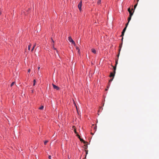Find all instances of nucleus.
<instances>
[{"mask_svg": "<svg viewBox=\"0 0 159 159\" xmlns=\"http://www.w3.org/2000/svg\"><path fill=\"white\" fill-rule=\"evenodd\" d=\"M128 11L129 13V16L128 18V22H129L130 20H131L132 16L133 15V13H132L131 11L130 10V8H128Z\"/></svg>", "mask_w": 159, "mask_h": 159, "instance_id": "obj_1", "label": "nucleus"}, {"mask_svg": "<svg viewBox=\"0 0 159 159\" xmlns=\"http://www.w3.org/2000/svg\"><path fill=\"white\" fill-rule=\"evenodd\" d=\"M68 40L69 42H71L72 44H73L75 46V44L74 41L73 40L70 36H69L68 37Z\"/></svg>", "mask_w": 159, "mask_h": 159, "instance_id": "obj_2", "label": "nucleus"}, {"mask_svg": "<svg viewBox=\"0 0 159 159\" xmlns=\"http://www.w3.org/2000/svg\"><path fill=\"white\" fill-rule=\"evenodd\" d=\"M82 6V1H80V2L79 3L78 7L80 11H81L82 10L81 7Z\"/></svg>", "mask_w": 159, "mask_h": 159, "instance_id": "obj_3", "label": "nucleus"}, {"mask_svg": "<svg viewBox=\"0 0 159 159\" xmlns=\"http://www.w3.org/2000/svg\"><path fill=\"white\" fill-rule=\"evenodd\" d=\"M123 37H122V39H121L122 43H121V44H120V46H119L120 49H119V53L118 54L117 56L118 57L119 56L120 52V50H121V48H122V43H123Z\"/></svg>", "mask_w": 159, "mask_h": 159, "instance_id": "obj_4", "label": "nucleus"}, {"mask_svg": "<svg viewBox=\"0 0 159 159\" xmlns=\"http://www.w3.org/2000/svg\"><path fill=\"white\" fill-rule=\"evenodd\" d=\"M52 85L53 86V88L54 89H56L57 90H59L60 89L59 87L56 85H55L54 84H52Z\"/></svg>", "mask_w": 159, "mask_h": 159, "instance_id": "obj_5", "label": "nucleus"}, {"mask_svg": "<svg viewBox=\"0 0 159 159\" xmlns=\"http://www.w3.org/2000/svg\"><path fill=\"white\" fill-rule=\"evenodd\" d=\"M114 72V73H113L112 72H111L110 73V77H113V78H114V76H115Z\"/></svg>", "mask_w": 159, "mask_h": 159, "instance_id": "obj_6", "label": "nucleus"}, {"mask_svg": "<svg viewBox=\"0 0 159 159\" xmlns=\"http://www.w3.org/2000/svg\"><path fill=\"white\" fill-rule=\"evenodd\" d=\"M91 51L92 52L94 53V54L96 53V51L95 50L94 48H92L91 49Z\"/></svg>", "mask_w": 159, "mask_h": 159, "instance_id": "obj_7", "label": "nucleus"}, {"mask_svg": "<svg viewBox=\"0 0 159 159\" xmlns=\"http://www.w3.org/2000/svg\"><path fill=\"white\" fill-rule=\"evenodd\" d=\"M97 4L98 5H100L101 4V0H98L97 2Z\"/></svg>", "mask_w": 159, "mask_h": 159, "instance_id": "obj_8", "label": "nucleus"}, {"mask_svg": "<svg viewBox=\"0 0 159 159\" xmlns=\"http://www.w3.org/2000/svg\"><path fill=\"white\" fill-rule=\"evenodd\" d=\"M73 128H74V132L76 134H77V133H78L76 131V129H75V127L74 126H73Z\"/></svg>", "mask_w": 159, "mask_h": 159, "instance_id": "obj_9", "label": "nucleus"}, {"mask_svg": "<svg viewBox=\"0 0 159 159\" xmlns=\"http://www.w3.org/2000/svg\"><path fill=\"white\" fill-rule=\"evenodd\" d=\"M116 66H115V67H113L114 72V74H115V73H116Z\"/></svg>", "mask_w": 159, "mask_h": 159, "instance_id": "obj_10", "label": "nucleus"}, {"mask_svg": "<svg viewBox=\"0 0 159 159\" xmlns=\"http://www.w3.org/2000/svg\"><path fill=\"white\" fill-rule=\"evenodd\" d=\"M80 139L81 141L83 142L84 143H86V142L85 141H84L83 139H82L80 138Z\"/></svg>", "mask_w": 159, "mask_h": 159, "instance_id": "obj_11", "label": "nucleus"}, {"mask_svg": "<svg viewBox=\"0 0 159 159\" xmlns=\"http://www.w3.org/2000/svg\"><path fill=\"white\" fill-rule=\"evenodd\" d=\"M126 27H125L123 30L122 31V32H123V33H125L126 30Z\"/></svg>", "mask_w": 159, "mask_h": 159, "instance_id": "obj_12", "label": "nucleus"}, {"mask_svg": "<svg viewBox=\"0 0 159 159\" xmlns=\"http://www.w3.org/2000/svg\"><path fill=\"white\" fill-rule=\"evenodd\" d=\"M36 46V43H35V44H34V46L33 47V48H32V49H31V51L32 52L33 50H34V48Z\"/></svg>", "mask_w": 159, "mask_h": 159, "instance_id": "obj_13", "label": "nucleus"}, {"mask_svg": "<svg viewBox=\"0 0 159 159\" xmlns=\"http://www.w3.org/2000/svg\"><path fill=\"white\" fill-rule=\"evenodd\" d=\"M31 46V44H30V45L28 46V49L29 50H30V47Z\"/></svg>", "mask_w": 159, "mask_h": 159, "instance_id": "obj_14", "label": "nucleus"}, {"mask_svg": "<svg viewBox=\"0 0 159 159\" xmlns=\"http://www.w3.org/2000/svg\"><path fill=\"white\" fill-rule=\"evenodd\" d=\"M54 44H52V46H53V48L54 49V50H56V51H57V50L56 49V48H55L54 47Z\"/></svg>", "mask_w": 159, "mask_h": 159, "instance_id": "obj_15", "label": "nucleus"}, {"mask_svg": "<svg viewBox=\"0 0 159 159\" xmlns=\"http://www.w3.org/2000/svg\"><path fill=\"white\" fill-rule=\"evenodd\" d=\"M43 108V106H41L39 108V109L40 110H42Z\"/></svg>", "mask_w": 159, "mask_h": 159, "instance_id": "obj_16", "label": "nucleus"}, {"mask_svg": "<svg viewBox=\"0 0 159 159\" xmlns=\"http://www.w3.org/2000/svg\"><path fill=\"white\" fill-rule=\"evenodd\" d=\"M36 82V81L35 80H34V83H33V86L35 85Z\"/></svg>", "mask_w": 159, "mask_h": 159, "instance_id": "obj_17", "label": "nucleus"}, {"mask_svg": "<svg viewBox=\"0 0 159 159\" xmlns=\"http://www.w3.org/2000/svg\"><path fill=\"white\" fill-rule=\"evenodd\" d=\"M76 136H77V137L79 139H80V135H79L77 133V134H76Z\"/></svg>", "mask_w": 159, "mask_h": 159, "instance_id": "obj_18", "label": "nucleus"}, {"mask_svg": "<svg viewBox=\"0 0 159 159\" xmlns=\"http://www.w3.org/2000/svg\"><path fill=\"white\" fill-rule=\"evenodd\" d=\"M48 142V141L46 140L44 142V145H46L47 144V143Z\"/></svg>", "mask_w": 159, "mask_h": 159, "instance_id": "obj_19", "label": "nucleus"}, {"mask_svg": "<svg viewBox=\"0 0 159 159\" xmlns=\"http://www.w3.org/2000/svg\"><path fill=\"white\" fill-rule=\"evenodd\" d=\"M15 83V82H13L11 85V86L12 87Z\"/></svg>", "mask_w": 159, "mask_h": 159, "instance_id": "obj_20", "label": "nucleus"}, {"mask_svg": "<svg viewBox=\"0 0 159 159\" xmlns=\"http://www.w3.org/2000/svg\"><path fill=\"white\" fill-rule=\"evenodd\" d=\"M124 33H125L122 32V34H121V37H123V36L124 35Z\"/></svg>", "mask_w": 159, "mask_h": 159, "instance_id": "obj_21", "label": "nucleus"}, {"mask_svg": "<svg viewBox=\"0 0 159 159\" xmlns=\"http://www.w3.org/2000/svg\"><path fill=\"white\" fill-rule=\"evenodd\" d=\"M76 49L78 50V52H79V51H80V49H79V48L77 47H76Z\"/></svg>", "mask_w": 159, "mask_h": 159, "instance_id": "obj_22", "label": "nucleus"}, {"mask_svg": "<svg viewBox=\"0 0 159 159\" xmlns=\"http://www.w3.org/2000/svg\"><path fill=\"white\" fill-rule=\"evenodd\" d=\"M117 63H118V60H117V61H116L115 66H116Z\"/></svg>", "mask_w": 159, "mask_h": 159, "instance_id": "obj_23", "label": "nucleus"}, {"mask_svg": "<svg viewBox=\"0 0 159 159\" xmlns=\"http://www.w3.org/2000/svg\"><path fill=\"white\" fill-rule=\"evenodd\" d=\"M137 4H135V5H134V9H135V8H136V6H137Z\"/></svg>", "mask_w": 159, "mask_h": 159, "instance_id": "obj_24", "label": "nucleus"}, {"mask_svg": "<svg viewBox=\"0 0 159 159\" xmlns=\"http://www.w3.org/2000/svg\"><path fill=\"white\" fill-rule=\"evenodd\" d=\"M129 23L128 22L126 23V26L125 27H126V28H127V25H128V24H129Z\"/></svg>", "mask_w": 159, "mask_h": 159, "instance_id": "obj_25", "label": "nucleus"}, {"mask_svg": "<svg viewBox=\"0 0 159 159\" xmlns=\"http://www.w3.org/2000/svg\"><path fill=\"white\" fill-rule=\"evenodd\" d=\"M51 156L49 155V157H48V158H49V159H51Z\"/></svg>", "mask_w": 159, "mask_h": 159, "instance_id": "obj_26", "label": "nucleus"}, {"mask_svg": "<svg viewBox=\"0 0 159 159\" xmlns=\"http://www.w3.org/2000/svg\"><path fill=\"white\" fill-rule=\"evenodd\" d=\"M51 40H52V42L53 43H54V41L53 40V39H52V38H51Z\"/></svg>", "mask_w": 159, "mask_h": 159, "instance_id": "obj_27", "label": "nucleus"}, {"mask_svg": "<svg viewBox=\"0 0 159 159\" xmlns=\"http://www.w3.org/2000/svg\"><path fill=\"white\" fill-rule=\"evenodd\" d=\"M113 78L112 79H111L110 80H109V82H111L112 81V80H113Z\"/></svg>", "mask_w": 159, "mask_h": 159, "instance_id": "obj_28", "label": "nucleus"}, {"mask_svg": "<svg viewBox=\"0 0 159 159\" xmlns=\"http://www.w3.org/2000/svg\"><path fill=\"white\" fill-rule=\"evenodd\" d=\"M30 69H29L28 70V72H30Z\"/></svg>", "mask_w": 159, "mask_h": 159, "instance_id": "obj_29", "label": "nucleus"}, {"mask_svg": "<svg viewBox=\"0 0 159 159\" xmlns=\"http://www.w3.org/2000/svg\"><path fill=\"white\" fill-rule=\"evenodd\" d=\"M40 68V67H38V69L39 70Z\"/></svg>", "mask_w": 159, "mask_h": 159, "instance_id": "obj_30", "label": "nucleus"}, {"mask_svg": "<svg viewBox=\"0 0 159 159\" xmlns=\"http://www.w3.org/2000/svg\"><path fill=\"white\" fill-rule=\"evenodd\" d=\"M1 14V10H0V15Z\"/></svg>", "mask_w": 159, "mask_h": 159, "instance_id": "obj_31", "label": "nucleus"}, {"mask_svg": "<svg viewBox=\"0 0 159 159\" xmlns=\"http://www.w3.org/2000/svg\"><path fill=\"white\" fill-rule=\"evenodd\" d=\"M69 159H70V158H69Z\"/></svg>", "mask_w": 159, "mask_h": 159, "instance_id": "obj_32", "label": "nucleus"}]
</instances>
